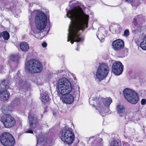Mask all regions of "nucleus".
Here are the masks:
<instances>
[{"instance_id": "1", "label": "nucleus", "mask_w": 146, "mask_h": 146, "mask_svg": "<svg viewBox=\"0 0 146 146\" xmlns=\"http://www.w3.org/2000/svg\"><path fill=\"white\" fill-rule=\"evenodd\" d=\"M73 4L76 6L67 11L66 15L71 20L68 30L67 41H70L72 44L74 42L83 41L84 39L79 33V31L88 27L89 19V16L83 12L82 8H84V5L79 4L77 1Z\"/></svg>"}, {"instance_id": "2", "label": "nucleus", "mask_w": 146, "mask_h": 146, "mask_svg": "<svg viewBox=\"0 0 146 146\" xmlns=\"http://www.w3.org/2000/svg\"><path fill=\"white\" fill-rule=\"evenodd\" d=\"M34 13L36 14L35 22L36 29H32V31L33 32V35L35 37L38 38V35L41 32H38L37 30L41 31L45 28L46 25L47 18L46 15L42 12L38 10L34 11L29 16L30 23L33 20V15Z\"/></svg>"}, {"instance_id": "3", "label": "nucleus", "mask_w": 146, "mask_h": 146, "mask_svg": "<svg viewBox=\"0 0 146 146\" xmlns=\"http://www.w3.org/2000/svg\"><path fill=\"white\" fill-rule=\"evenodd\" d=\"M25 68L29 73H39L42 71L43 66L39 60L33 58L27 62L25 64Z\"/></svg>"}, {"instance_id": "4", "label": "nucleus", "mask_w": 146, "mask_h": 146, "mask_svg": "<svg viewBox=\"0 0 146 146\" xmlns=\"http://www.w3.org/2000/svg\"><path fill=\"white\" fill-rule=\"evenodd\" d=\"M59 94L62 95L72 92L73 88L69 81L66 78H62L57 82Z\"/></svg>"}, {"instance_id": "5", "label": "nucleus", "mask_w": 146, "mask_h": 146, "mask_svg": "<svg viewBox=\"0 0 146 146\" xmlns=\"http://www.w3.org/2000/svg\"><path fill=\"white\" fill-rule=\"evenodd\" d=\"M123 94L125 98L129 102L135 104L138 102V95L133 90L129 88L125 89L123 91Z\"/></svg>"}, {"instance_id": "6", "label": "nucleus", "mask_w": 146, "mask_h": 146, "mask_svg": "<svg viewBox=\"0 0 146 146\" xmlns=\"http://www.w3.org/2000/svg\"><path fill=\"white\" fill-rule=\"evenodd\" d=\"M123 94L125 98L129 102L135 104L138 102V95L133 90L129 88L125 89L123 91Z\"/></svg>"}, {"instance_id": "7", "label": "nucleus", "mask_w": 146, "mask_h": 146, "mask_svg": "<svg viewBox=\"0 0 146 146\" xmlns=\"http://www.w3.org/2000/svg\"><path fill=\"white\" fill-rule=\"evenodd\" d=\"M59 137L64 143L70 145L73 143L75 136L72 131L68 129H64L60 132Z\"/></svg>"}, {"instance_id": "8", "label": "nucleus", "mask_w": 146, "mask_h": 146, "mask_svg": "<svg viewBox=\"0 0 146 146\" xmlns=\"http://www.w3.org/2000/svg\"><path fill=\"white\" fill-rule=\"evenodd\" d=\"M109 72L108 64L103 63L98 67L96 74V79L101 80L106 78Z\"/></svg>"}, {"instance_id": "9", "label": "nucleus", "mask_w": 146, "mask_h": 146, "mask_svg": "<svg viewBox=\"0 0 146 146\" xmlns=\"http://www.w3.org/2000/svg\"><path fill=\"white\" fill-rule=\"evenodd\" d=\"M0 141L1 143L5 146H14L15 143L13 136L8 133H2L0 137Z\"/></svg>"}, {"instance_id": "10", "label": "nucleus", "mask_w": 146, "mask_h": 146, "mask_svg": "<svg viewBox=\"0 0 146 146\" xmlns=\"http://www.w3.org/2000/svg\"><path fill=\"white\" fill-rule=\"evenodd\" d=\"M9 87V82L7 81L4 80L0 84V94L1 100L5 101L8 100L10 96V94L6 89Z\"/></svg>"}, {"instance_id": "11", "label": "nucleus", "mask_w": 146, "mask_h": 146, "mask_svg": "<svg viewBox=\"0 0 146 146\" xmlns=\"http://www.w3.org/2000/svg\"><path fill=\"white\" fill-rule=\"evenodd\" d=\"M1 121L6 128H11L14 126L16 121L14 118L9 114H5L1 118Z\"/></svg>"}, {"instance_id": "12", "label": "nucleus", "mask_w": 146, "mask_h": 146, "mask_svg": "<svg viewBox=\"0 0 146 146\" xmlns=\"http://www.w3.org/2000/svg\"><path fill=\"white\" fill-rule=\"evenodd\" d=\"M123 66L120 62H114L112 67V71L114 74L118 76L121 74L123 70Z\"/></svg>"}, {"instance_id": "13", "label": "nucleus", "mask_w": 146, "mask_h": 146, "mask_svg": "<svg viewBox=\"0 0 146 146\" xmlns=\"http://www.w3.org/2000/svg\"><path fill=\"white\" fill-rule=\"evenodd\" d=\"M93 101H94L99 106L101 107V102H103L104 105L106 107H109L110 104L112 102V99L110 97L106 98H100L97 97L95 98L93 97L92 100ZM92 100L89 101L90 103V102H91Z\"/></svg>"}, {"instance_id": "14", "label": "nucleus", "mask_w": 146, "mask_h": 146, "mask_svg": "<svg viewBox=\"0 0 146 146\" xmlns=\"http://www.w3.org/2000/svg\"><path fill=\"white\" fill-rule=\"evenodd\" d=\"M112 46L114 50L116 51L120 50L124 46V42L123 40L120 39L114 41L112 43Z\"/></svg>"}, {"instance_id": "15", "label": "nucleus", "mask_w": 146, "mask_h": 146, "mask_svg": "<svg viewBox=\"0 0 146 146\" xmlns=\"http://www.w3.org/2000/svg\"><path fill=\"white\" fill-rule=\"evenodd\" d=\"M28 118L29 120V127L31 129L35 128L38 122L37 118L34 115H30Z\"/></svg>"}, {"instance_id": "16", "label": "nucleus", "mask_w": 146, "mask_h": 146, "mask_svg": "<svg viewBox=\"0 0 146 146\" xmlns=\"http://www.w3.org/2000/svg\"><path fill=\"white\" fill-rule=\"evenodd\" d=\"M62 96L61 98L64 103L67 104H70L73 102L74 97L72 94H68Z\"/></svg>"}, {"instance_id": "17", "label": "nucleus", "mask_w": 146, "mask_h": 146, "mask_svg": "<svg viewBox=\"0 0 146 146\" xmlns=\"http://www.w3.org/2000/svg\"><path fill=\"white\" fill-rule=\"evenodd\" d=\"M110 29L114 33H120L121 31V26L118 24L112 23L110 26Z\"/></svg>"}, {"instance_id": "18", "label": "nucleus", "mask_w": 146, "mask_h": 146, "mask_svg": "<svg viewBox=\"0 0 146 146\" xmlns=\"http://www.w3.org/2000/svg\"><path fill=\"white\" fill-rule=\"evenodd\" d=\"M116 109L118 113L120 116H123L126 115L127 110L123 105L120 104L117 105Z\"/></svg>"}, {"instance_id": "19", "label": "nucleus", "mask_w": 146, "mask_h": 146, "mask_svg": "<svg viewBox=\"0 0 146 146\" xmlns=\"http://www.w3.org/2000/svg\"><path fill=\"white\" fill-rule=\"evenodd\" d=\"M145 22L144 17L142 15H139L133 18V23L135 26L138 25V23H143Z\"/></svg>"}, {"instance_id": "20", "label": "nucleus", "mask_w": 146, "mask_h": 146, "mask_svg": "<svg viewBox=\"0 0 146 146\" xmlns=\"http://www.w3.org/2000/svg\"><path fill=\"white\" fill-rule=\"evenodd\" d=\"M36 137L37 138V143L36 146H38V142L40 141H46V143L48 144H50L52 143V139L49 138L48 137L45 138L43 139V140H41V139L39 137H38L37 136H36Z\"/></svg>"}, {"instance_id": "21", "label": "nucleus", "mask_w": 146, "mask_h": 146, "mask_svg": "<svg viewBox=\"0 0 146 146\" xmlns=\"http://www.w3.org/2000/svg\"><path fill=\"white\" fill-rule=\"evenodd\" d=\"M110 111L109 107H106L105 108H101L99 111L101 114L103 116H104V114L110 113Z\"/></svg>"}, {"instance_id": "22", "label": "nucleus", "mask_w": 146, "mask_h": 146, "mask_svg": "<svg viewBox=\"0 0 146 146\" xmlns=\"http://www.w3.org/2000/svg\"><path fill=\"white\" fill-rule=\"evenodd\" d=\"M20 48L21 49L22 51H27L29 50V47L27 43L24 42L20 44Z\"/></svg>"}, {"instance_id": "23", "label": "nucleus", "mask_w": 146, "mask_h": 146, "mask_svg": "<svg viewBox=\"0 0 146 146\" xmlns=\"http://www.w3.org/2000/svg\"><path fill=\"white\" fill-rule=\"evenodd\" d=\"M40 97L42 102L44 103L47 102L49 100L48 95L45 93H40Z\"/></svg>"}, {"instance_id": "24", "label": "nucleus", "mask_w": 146, "mask_h": 146, "mask_svg": "<svg viewBox=\"0 0 146 146\" xmlns=\"http://www.w3.org/2000/svg\"><path fill=\"white\" fill-rule=\"evenodd\" d=\"M102 138H100L98 139V141L97 142L96 140L92 143L91 144V146H103V143Z\"/></svg>"}, {"instance_id": "25", "label": "nucleus", "mask_w": 146, "mask_h": 146, "mask_svg": "<svg viewBox=\"0 0 146 146\" xmlns=\"http://www.w3.org/2000/svg\"><path fill=\"white\" fill-rule=\"evenodd\" d=\"M104 31H103L102 32H98L97 34V36L98 39L100 40L101 42H103L105 38V35H104L103 33Z\"/></svg>"}, {"instance_id": "26", "label": "nucleus", "mask_w": 146, "mask_h": 146, "mask_svg": "<svg viewBox=\"0 0 146 146\" xmlns=\"http://www.w3.org/2000/svg\"><path fill=\"white\" fill-rule=\"evenodd\" d=\"M1 36L6 40L9 39L10 35L9 33L7 31H4L1 33Z\"/></svg>"}, {"instance_id": "27", "label": "nucleus", "mask_w": 146, "mask_h": 146, "mask_svg": "<svg viewBox=\"0 0 146 146\" xmlns=\"http://www.w3.org/2000/svg\"><path fill=\"white\" fill-rule=\"evenodd\" d=\"M140 46L143 49L146 50V37L143 38V41L140 44Z\"/></svg>"}, {"instance_id": "28", "label": "nucleus", "mask_w": 146, "mask_h": 146, "mask_svg": "<svg viewBox=\"0 0 146 146\" xmlns=\"http://www.w3.org/2000/svg\"><path fill=\"white\" fill-rule=\"evenodd\" d=\"M12 103L13 106H16L20 104V99L19 98H15L12 100Z\"/></svg>"}, {"instance_id": "29", "label": "nucleus", "mask_w": 146, "mask_h": 146, "mask_svg": "<svg viewBox=\"0 0 146 146\" xmlns=\"http://www.w3.org/2000/svg\"><path fill=\"white\" fill-rule=\"evenodd\" d=\"M16 84H19L21 86L23 85L24 82L20 78H17L16 79Z\"/></svg>"}, {"instance_id": "30", "label": "nucleus", "mask_w": 146, "mask_h": 146, "mask_svg": "<svg viewBox=\"0 0 146 146\" xmlns=\"http://www.w3.org/2000/svg\"><path fill=\"white\" fill-rule=\"evenodd\" d=\"M10 59L12 61L17 62L19 59V57L18 55H12L10 57Z\"/></svg>"}, {"instance_id": "31", "label": "nucleus", "mask_w": 146, "mask_h": 146, "mask_svg": "<svg viewBox=\"0 0 146 146\" xmlns=\"http://www.w3.org/2000/svg\"><path fill=\"white\" fill-rule=\"evenodd\" d=\"M121 145L120 143H118L116 141H111L110 146H120Z\"/></svg>"}, {"instance_id": "32", "label": "nucleus", "mask_w": 146, "mask_h": 146, "mask_svg": "<svg viewBox=\"0 0 146 146\" xmlns=\"http://www.w3.org/2000/svg\"><path fill=\"white\" fill-rule=\"evenodd\" d=\"M64 71H63L62 70H58L57 72V74H59L61 76H65V74H64Z\"/></svg>"}, {"instance_id": "33", "label": "nucleus", "mask_w": 146, "mask_h": 146, "mask_svg": "<svg viewBox=\"0 0 146 146\" xmlns=\"http://www.w3.org/2000/svg\"><path fill=\"white\" fill-rule=\"evenodd\" d=\"M129 133L131 135H133L135 133V130L133 128H130L129 129Z\"/></svg>"}, {"instance_id": "34", "label": "nucleus", "mask_w": 146, "mask_h": 146, "mask_svg": "<svg viewBox=\"0 0 146 146\" xmlns=\"http://www.w3.org/2000/svg\"><path fill=\"white\" fill-rule=\"evenodd\" d=\"M129 32L128 30L126 29L124 32V35L125 36H127L129 35Z\"/></svg>"}, {"instance_id": "35", "label": "nucleus", "mask_w": 146, "mask_h": 146, "mask_svg": "<svg viewBox=\"0 0 146 146\" xmlns=\"http://www.w3.org/2000/svg\"><path fill=\"white\" fill-rule=\"evenodd\" d=\"M146 103V100L145 99H142L141 100V104L142 105H144Z\"/></svg>"}, {"instance_id": "36", "label": "nucleus", "mask_w": 146, "mask_h": 146, "mask_svg": "<svg viewBox=\"0 0 146 146\" xmlns=\"http://www.w3.org/2000/svg\"><path fill=\"white\" fill-rule=\"evenodd\" d=\"M26 133H33V131L29 129V130H27L26 131Z\"/></svg>"}, {"instance_id": "37", "label": "nucleus", "mask_w": 146, "mask_h": 146, "mask_svg": "<svg viewBox=\"0 0 146 146\" xmlns=\"http://www.w3.org/2000/svg\"><path fill=\"white\" fill-rule=\"evenodd\" d=\"M47 45L46 43L45 42H44L42 44V46L44 47H46L47 46Z\"/></svg>"}, {"instance_id": "38", "label": "nucleus", "mask_w": 146, "mask_h": 146, "mask_svg": "<svg viewBox=\"0 0 146 146\" xmlns=\"http://www.w3.org/2000/svg\"><path fill=\"white\" fill-rule=\"evenodd\" d=\"M123 146H130L127 143L124 142L123 143Z\"/></svg>"}, {"instance_id": "39", "label": "nucleus", "mask_w": 146, "mask_h": 146, "mask_svg": "<svg viewBox=\"0 0 146 146\" xmlns=\"http://www.w3.org/2000/svg\"><path fill=\"white\" fill-rule=\"evenodd\" d=\"M76 91L75 92L76 93H77L79 90V87L78 86H77L76 87Z\"/></svg>"}, {"instance_id": "40", "label": "nucleus", "mask_w": 146, "mask_h": 146, "mask_svg": "<svg viewBox=\"0 0 146 146\" xmlns=\"http://www.w3.org/2000/svg\"><path fill=\"white\" fill-rule=\"evenodd\" d=\"M135 0H125V1L128 2L132 3Z\"/></svg>"}, {"instance_id": "41", "label": "nucleus", "mask_w": 146, "mask_h": 146, "mask_svg": "<svg viewBox=\"0 0 146 146\" xmlns=\"http://www.w3.org/2000/svg\"><path fill=\"white\" fill-rule=\"evenodd\" d=\"M76 50H77V51H79V47H78H78L76 48Z\"/></svg>"}, {"instance_id": "42", "label": "nucleus", "mask_w": 146, "mask_h": 146, "mask_svg": "<svg viewBox=\"0 0 146 146\" xmlns=\"http://www.w3.org/2000/svg\"><path fill=\"white\" fill-rule=\"evenodd\" d=\"M1 32H0V38L1 37Z\"/></svg>"}, {"instance_id": "43", "label": "nucleus", "mask_w": 146, "mask_h": 146, "mask_svg": "<svg viewBox=\"0 0 146 146\" xmlns=\"http://www.w3.org/2000/svg\"><path fill=\"white\" fill-rule=\"evenodd\" d=\"M2 70V68H0V73H1Z\"/></svg>"}, {"instance_id": "44", "label": "nucleus", "mask_w": 146, "mask_h": 146, "mask_svg": "<svg viewBox=\"0 0 146 146\" xmlns=\"http://www.w3.org/2000/svg\"><path fill=\"white\" fill-rule=\"evenodd\" d=\"M125 50H126V52H128V50H127V48H126V49H125Z\"/></svg>"}, {"instance_id": "45", "label": "nucleus", "mask_w": 146, "mask_h": 146, "mask_svg": "<svg viewBox=\"0 0 146 146\" xmlns=\"http://www.w3.org/2000/svg\"><path fill=\"white\" fill-rule=\"evenodd\" d=\"M74 146H78V145H74Z\"/></svg>"}, {"instance_id": "46", "label": "nucleus", "mask_w": 146, "mask_h": 146, "mask_svg": "<svg viewBox=\"0 0 146 146\" xmlns=\"http://www.w3.org/2000/svg\"><path fill=\"white\" fill-rule=\"evenodd\" d=\"M75 94L74 93H73V94Z\"/></svg>"}]
</instances>
